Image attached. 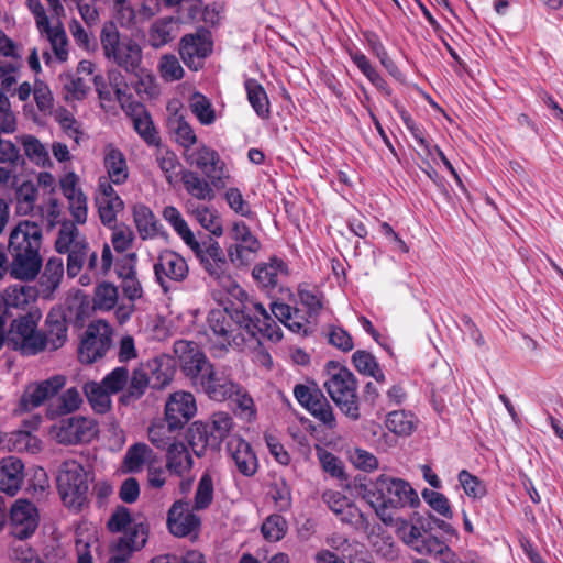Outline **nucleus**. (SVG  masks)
<instances>
[{
    "label": "nucleus",
    "mask_w": 563,
    "mask_h": 563,
    "mask_svg": "<svg viewBox=\"0 0 563 563\" xmlns=\"http://www.w3.org/2000/svg\"><path fill=\"white\" fill-rule=\"evenodd\" d=\"M243 299L230 307L212 309L207 318L206 338L209 350L221 356L230 349H241L249 338L257 342H279L283 330L266 308L243 294Z\"/></svg>",
    "instance_id": "f257e3e1"
},
{
    "label": "nucleus",
    "mask_w": 563,
    "mask_h": 563,
    "mask_svg": "<svg viewBox=\"0 0 563 563\" xmlns=\"http://www.w3.org/2000/svg\"><path fill=\"white\" fill-rule=\"evenodd\" d=\"M37 312H27L12 321L9 342L24 356L36 355L44 350L56 351L67 341V321L60 309H52L45 319L44 332L37 330Z\"/></svg>",
    "instance_id": "f03ea898"
},
{
    "label": "nucleus",
    "mask_w": 563,
    "mask_h": 563,
    "mask_svg": "<svg viewBox=\"0 0 563 563\" xmlns=\"http://www.w3.org/2000/svg\"><path fill=\"white\" fill-rule=\"evenodd\" d=\"M42 244L43 230L37 222L22 220L16 223L8 241L11 277L21 282H31L37 277L43 266Z\"/></svg>",
    "instance_id": "7ed1b4c3"
},
{
    "label": "nucleus",
    "mask_w": 563,
    "mask_h": 563,
    "mask_svg": "<svg viewBox=\"0 0 563 563\" xmlns=\"http://www.w3.org/2000/svg\"><path fill=\"white\" fill-rule=\"evenodd\" d=\"M371 507L385 525H393L398 509L416 508L420 504L417 492L401 478L379 475L365 493Z\"/></svg>",
    "instance_id": "20e7f679"
},
{
    "label": "nucleus",
    "mask_w": 563,
    "mask_h": 563,
    "mask_svg": "<svg viewBox=\"0 0 563 563\" xmlns=\"http://www.w3.org/2000/svg\"><path fill=\"white\" fill-rule=\"evenodd\" d=\"M107 528L111 532H123L112 545L107 563H126L134 552L145 547L148 539L147 523L133 519L124 506L115 508L108 519Z\"/></svg>",
    "instance_id": "39448f33"
},
{
    "label": "nucleus",
    "mask_w": 563,
    "mask_h": 563,
    "mask_svg": "<svg viewBox=\"0 0 563 563\" xmlns=\"http://www.w3.org/2000/svg\"><path fill=\"white\" fill-rule=\"evenodd\" d=\"M329 365V376L323 386L341 412L353 421L361 417L357 396V379L344 366Z\"/></svg>",
    "instance_id": "423d86ee"
},
{
    "label": "nucleus",
    "mask_w": 563,
    "mask_h": 563,
    "mask_svg": "<svg viewBox=\"0 0 563 563\" xmlns=\"http://www.w3.org/2000/svg\"><path fill=\"white\" fill-rule=\"evenodd\" d=\"M391 526L396 527L397 536L413 551L439 558L443 563H455V553L443 541L433 537L421 521L410 522L395 517Z\"/></svg>",
    "instance_id": "0eeeda50"
},
{
    "label": "nucleus",
    "mask_w": 563,
    "mask_h": 563,
    "mask_svg": "<svg viewBox=\"0 0 563 563\" xmlns=\"http://www.w3.org/2000/svg\"><path fill=\"white\" fill-rule=\"evenodd\" d=\"M100 42L107 59L128 73H137L142 63V48L131 37H122L114 23L103 25Z\"/></svg>",
    "instance_id": "6e6552de"
},
{
    "label": "nucleus",
    "mask_w": 563,
    "mask_h": 563,
    "mask_svg": "<svg viewBox=\"0 0 563 563\" xmlns=\"http://www.w3.org/2000/svg\"><path fill=\"white\" fill-rule=\"evenodd\" d=\"M57 488L66 507L81 509L87 501L89 484L88 474L79 462L70 460L60 465Z\"/></svg>",
    "instance_id": "1a4fd4ad"
},
{
    "label": "nucleus",
    "mask_w": 563,
    "mask_h": 563,
    "mask_svg": "<svg viewBox=\"0 0 563 563\" xmlns=\"http://www.w3.org/2000/svg\"><path fill=\"white\" fill-rule=\"evenodd\" d=\"M99 433L98 422L84 416H68L56 420L49 428L51 437L64 445L91 442Z\"/></svg>",
    "instance_id": "9d476101"
},
{
    "label": "nucleus",
    "mask_w": 563,
    "mask_h": 563,
    "mask_svg": "<svg viewBox=\"0 0 563 563\" xmlns=\"http://www.w3.org/2000/svg\"><path fill=\"white\" fill-rule=\"evenodd\" d=\"M55 247L58 253L68 255L67 274L69 277H76L85 266L89 243L80 234L75 223L64 222L62 224Z\"/></svg>",
    "instance_id": "9b49d317"
},
{
    "label": "nucleus",
    "mask_w": 563,
    "mask_h": 563,
    "mask_svg": "<svg viewBox=\"0 0 563 563\" xmlns=\"http://www.w3.org/2000/svg\"><path fill=\"white\" fill-rule=\"evenodd\" d=\"M231 243L227 249L228 256L236 266H249L262 247L258 238L253 234L244 221H233L228 233Z\"/></svg>",
    "instance_id": "f8f14e48"
},
{
    "label": "nucleus",
    "mask_w": 563,
    "mask_h": 563,
    "mask_svg": "<svg viewBox=\"0 0 563 563\" xmlns=\"http://www.w3.org/2000/svg\"><path fill=\"white\" fill-rule=\"evenodd\" d=\"M112 343V329L103 320L92 321L85 332L79 346V360L91 364L103 357Z\"/></svg>",
    "instance_id": "ddd939ff"
},
{
    "label": "nucleus",
    "mask_w": 563,
    "mask_h": 563,
    "mask_svg": "<svg viewBox=\"0 0 563 563\" xmlns=\"http://www.w3.org/2000/svg\"><path fill=\"white\" fill-rule=\"evenodd\" d=\"M153 268L155 279L164 292L174 289L175 284L185 280L189 273L186 260L170 250L159 253Z\"/></svg>",
    "instance_id": "4468645a"
},
{
    "label": "nucleus",
    "mask_w": 563,
    "mask_h": 563,
    "mask_svg": "<svg viewBox=\"0 0 563 563\" xmlns=\"http://www.w3.org/2000/svg\"><path fill=\"white\" fill-rule=\"evenodd\" d=\"M296 400L325 427L332 429L336 426V419L332 406L316 386L298 384L294 387Z\"/></svg>",
    "instance_id": "2eb2a0df"
},
{
    "label": "nucleus",
    "mask_w": 563,
    "mask_h": 563,
    "mask_svg": "<svg viewBox=\"0 0 563 563\" xmlns=\"http://www.w3.org/2000/svg\"><path fill=\"white\" fill-rule=\"evenodd\" d=\"M174 353L183 373L194 386L202 377V374L212 366L196 342L178 340L174 343Z\"/></svg>",
    "instance_id": "dca6fc26"
},
{
    "label": "nucleus",
    "mask_w": 563,
    "mask_h": 563,
    "mask_svg": "<svg viewBox=\"0 0 563 563\" xmlns=\"http://www.w3.org/2000/svg\"><path fill=\"white\" fill-rule=\"evenodd\" d=\"M190 250L195 253L201 266L210 277L219 283L229 279V265L219 242L213 239H208L201 243L197 242Z\"/></svg>",
    "instance_id": "f3484780"
},
{
    "label": "nucleus",
    "mask_w": 563,
    "mask_h": 563,
    "mask_svg": "<svg viewBox=\"0 0 563 563\" xmlns=\"http://www.w3.org/2000/svg\"><path fill=\"white\" fill-rule=\"evenodd\" d=\"M196 412V399L188 391L172 394L165 405V420L169 426V430L183 429Z\"/></svg>",
    "instance_id": "a211bd4d"
},
{
    "label": "nucleus",
    "mask_w": 563,
    "mask_h": 563,
    "mask_svg": "<svg viewBox=\"0 0 563 563\" xmlns=\"http://www.w3.org/2000/svg\"><path fill=\"white\" fill-rule=\"evenodd\" d=\"M66 384V378L63 375H55L45 380L32 384L24 390L21 400L20 409L30 411L43 405L46 400L55 396Z\"/></svg>",
    "instance_id": "6ab92c4d"
},
{
    "label": "nucleus",
    "mask_w": 563,
    "mask_h": 563,
    "mask_svg": "<svg viewBox=\"0 0 563 563\" xmlns=\"http://www.w3.org/2000/svg\"><path fill=\"white\" fill-rule=\"evenodd\" d=\"M10 519L13 536L20 540L27 539L38 526V510L33 503L19 499L11 507Z\"/></svg>",
    "instance_id": "aec40b11"
},
{
    "label": "nucleus",
    "mask_w": 563,
    "mask_h": 563,
    "mask_svg": "<svg viewBox=\"0 0 563 563\" xmlns=\"http://www.w3.org/2000/svg\"><path fill=\"white\" fill-rule=\"evenodd\" d=\"M195 387L200 388L216 401L227 400L239 391V385L233 383L224 372L214 369L213 365L202 374Z\"/></svg>",
    "instance_id": "412c9836"
},
{
    "label": "nucleus",
    "mask_w": 563,
    "mask_h": 563,
    "mask_svg": "<svg viewBox=\"0 0 563 563\" xmlns=\"http://www.w3.org/2000/svg\"><path fill=\"white\" fill-rule=\"evenodd\" d=\"M211 49L212 42L206 33L187 34L180 41L179 54L188 68L198 70Z\"/></svg>",
    "instance_id": "4be33fe9"
},
{
    "label": "nucleus",
    "mask_w": 563,
    "mask_h": 563,
    "mask_svg": "<svg viewBox=\"0 0 563 563\" xmlns=\"http://www.w3.org/2000/svg\"><path fill=\"white\" fill-rule=\"evenodd\" d=\"M227 453L243 476H253L258 468L257 456L251 444L239 435H231L227 442Z\"/></svg>",
    "instance_id": "5701e85b"
},
{
    "label": "nucleus",
    "mask_w": 563,
    "mask_h": 563,
    "mask_svg": "<svg viewBox=\"0 0 563 563\" xmlns=\"http://www.w3.org/2000/svg\"><path fill=\"white\" fill-rule=\"evenodd\" d=\"M288 275L287 263L277 256H272L268 262L255 265L252 272L257 285L266 291L276 289Z\"/></svg>",
    "instance_id": "b1692460"
},
{
    "label": "nucleus",
    "mask_w": 563,
    "mask_h": 563,
    "mask_svg": "<svg viewBox=\"0 0 563 563\" xmlns=\"http://www.w3.org/2000/svg\"><path fill=\"white\" fill-rule=\"evenodd\" d=\"M21 56L16 44L0 30V81L4 88L16 82Z\"/></svg>",
    "instance_id": "393cba45"
},
{
    "label": "nucleus",
    "mask_w": 563,
    "mask_h": 563,
    "mask_svg": "<svg viewBox=\"0 0 563 563\" xmlns=\"http://www.w3.org/2000/svg\"><path fill=\"white\" fill-rule=\"evenodd\" d=\"M200 526V518L189 510V503L175 501L167 514V527L176 537H187Z\"/></svg>",
    "instance_id": "a878e982"
},
{
    "label": "nucleus",
    "mask_w": 563,
    "mask_h": 563,
    "mask_svg": "<svg viewBox=\"0 0 563 563\" xmlns=\"http://www.w3.org/2000/svg\"><path fill=\"white\" fill-rule=\"evenodd\" d=\"M135 260V254H130L115 265V272L121 279L120 287L124 298L133 302L143 296V288L136 276Z\"/></svg>",
    "instance_id": "bb28decb"
},
{
    "label": "nucleus",
    "mask_w": 563,
    "mask_h": 563,
    "mask_svg": "<svg viewBox=\"0 0 563 563\" xmlns=\"http://www.w3.org/2000/svg\"><path fill=\"white\" fill-rule=\"evenodd\" d=\"M126 113L132 118L133 126L140 137L151 146H157L161 142L153 120L144 106L140 102H130L125 106Z\"/></svg>",
    "instance_id": "cd10ccee"
},
{
    "label": "nucleus",
    "mask_w": 563,
    "mask_h": 563,
    "mask_svg": "<svg viewBox=\"0 0 563 563\" xmlns=\"http://www.w3.org/2000/svg\"><path fill=\"white\" fill-rule=\"evenodd\" d=\"M24 479V464L13 455L0 460V490L14 496Z\"/></svg>",
    "instance_id": "c85d7f7f"
},
{
    "label": "nucleus",
    "mask_w": 563,
    "mask_h": 563,
    "mask_svg": "<svg viewBox=\"0 0 563 563\" xmlns=\"http://www.w3.org/2000/svg\"><path fill=\"white\" fill-rule=\"evenodd\" d=\"M139 367L148 377L151 388H164L173 379L174 368L172 360L166 355L152 357L142 362Z\"/></svg>",
    "instance_id": "c756f323"
},
{
    "label": "nucleus",
    "mask_w": 563,
    "mask_h": 563,
    "mask_svg": "<svg viewBox=\"0 0 563 563\" xmlns=\"http://www.w3.org/2000/svg\"><path fill=\"white\" fill-rule=\"evenodd\" d=\"M64 276V262L62 257L53 256L48 258L44 266V271L38 280V296L43 299H52L54 292L60 285Z\"/></svg>",
    "instance_id": "7c9ffc66"
},
{
    "label": "nucleus",
    "mask_w": 563,
    "mask_h": 563,
    "mask_svg": "<svg viewBox=\"0 0 563 563\" xmlns=\"http://www.w3.org/2000/svg\"><path fill=\"white\" fill-rule=\"evenodd\" d=\"M322 500L342 522L354 525L358 521L360 510L343 493L332 489L325 490L322 494Z\"/></svg>",
    "instance_id": "2f4dec72"
},
{
    "label": "nucleus",
    "mask_w": 563,
    "mask_h": 563,
    "mask_svg": "<svg viewBox=\"0 0 563 563\" xmlns=\"http://www.w3.org/2000/svg\"><path fill=\"white\" fill-rule=\"evenodd\" d=\"M194 460L185 443L180 441L172 442L166 449V468L176 476L183 477L190 472Z\"/></svg>",
    "instance_id": "473e14b6"
},
{
    "label": "nucleus",
    "mask_w": 563,
    "mask_h": 563,
    "mask_svg": "<svg viewBox=\"0 0 563 563\" xmlns=\"http://www.w3.org/2000/svg\"><path fill=\"white\" fill-rule=\"evenodd\" d=\"M186 159L191 165H195L197 168H199L208 177H214L222 170L223 163L220 159L219 154L206 145H202L192 153L188 154Z\"/></svg>",
    "instance_id": "72a5a7b5"
},
{
    "label": "nucleus",
    "mask_w": 563,
    "mask_h": 563,
    "mask_svg": "<svg viewBox=\"0 0 563 563\" xmlns=\"http://www.w3.org/2000/svg\"><path fill=\"white\" fill-rule=\"evenodd\" d=\"M349 56L358 70L367 78V80L382 93L391 95V89L387 81L372 65L367 56L358 48L349 49Z\"/></svg>",
    "instance_id": "f704fd0d"
},
{
    "label": "nucleus",
    "mask_w": 563,
    "mask_h": 563,
    "mask_svg": "<svg viewBox=\"0 0 563 563\" xmlns=\"http://www.w3.org/2000/svg\"><path fill=\"white\" fill-rule=\"evenodd\" d=\"M177 21L172 16L155 20L148 30V44L153 48H161L170 43L177 35Z\"/></svg>",
    "instance_id": "c9c22d12"
},
{
    "label": "nucleus",
    "mask_w": 563,
    "mask_h": 563,
    "mask_svg": "<svg viewBox=\"0 0 563 563\" xmlns=\"http://www.w3.org/2000/svg\"><path fill=\"white\" fill-rule=\"evenodd\" d=\"M188 212L196 221L214 236L223 234V225L221 217L213 207L206 205L187 203Z\"/></svg>",
    "instance_id": "e433bc0d"
},
{
    "label": "nucleus",
    "mask_w": 563,
    "mask_h": 563,
    "mask_svg": "<svg viewBox=\"0 0 563 563\" xmlns=\"http://www.w3.org/2000/svg\"><path fill=\"white\" fill-rule=\"evenodd\" d=\"M133 220L142 240L154 239L158 235L161 224L153 211L145 205L133 207Z\"/></svg>",
    "instance_id": "4c0bfd02"
},
{
    "label": "nucleus",
    "mask_w": 563,
    "mask_h": 563,
    "mask_svg": "<svg viewBox=\"0 0 563 563\" xmlns=\"http://www.w3.org/2000/svg\"><path fill=\"white\" fill-rule=\"evenodd\" d=\"M38 297V291L35 287L15 284L5 288L2 301L5 309L10 308H25L30 302Z\"/></svg>",
    "instance_id": "58836bf2"
},
{
    "label": "nucleus",
    "mask_w": 563,
    "mask_h": 563,
    "mask_svg": "<svg viewBox=\"0 0 563 563\" xmlns=\"http://www.w3.org/2000/svg\"><path fill=\"white\" fill-rule=\"evenodd\" d=\"M104 167L111 183L121 185L128 179L129 170L126 161L120 150L112 146L107 147L104 154Z\"/></svg>",
    "instance_id": "ea45409f"
},
{
    "label": "nucleus",
    "mask_w": 563,
    "mask_h": 563,
    "mask_svg": "<svg viewBox=\"0 0 563 563\" xmlns=\"http://www.w3.org/2000/svg\"><path fill=\"white\" fill-rule=\"evenodd\" d=\"M181 180L186 191L198 200L211 201L214 198V190L211 185L198 173L184 170Z\"/></svg>",
    "instance_id": "a19ab883"
},
{
    "label": "nucleus",
    "mask_w": 563,
    "mask_h": 563,
    "mask_svg": "<svg viewBox=\"0 0 563 563\" xmlns=\"http://www.w3.org/2000/svg\"><path fill=\"white\" fill-rule=\"evenodd\" d=\"M18 140L22 144L25 155L33 164L44 168L53 166L48 150L37 137L25 134L19 136Z\"/></svg>",
    "instance_id": "79ce46f5"
},
{
    "label": "nucleus",
    "mask_w": 563,
    "mask_h": 563,
    "mask_svg": "<svg viewBox=\"0 0 563 563\" xmlns=\"http://www.w3.org/2000/svg\"><path fill=\"white\" fill-rule=\"evenodd\" d=\"M82 404V398L76 387H70L62 393L47 409L51 418L56 416H66L77 411Z\"/></svg>",
    "instance_id": "37998d69"
},
{
    "label": "nucleus",
    "mask_w": 563,
    "mask_h": 563,
    "mask_svg": "<svg viewBox=\"0 0 563 563\" xmlns=\"http://www.w3.org/2000/svg\"><path fill=\"white\" fill-rule=\"evenodd\" d=\"M168 129L177 144L188 151L197 142V135L186 119L174 113L168 118Z\"/></svg>",
    "instance_id": "c03bdc74"
},
{
    "label": "nucleus",
    "mask_w": 563,
    "mask_h": 563,
    "mask_svg": "<svg viewBox=\"0 0 563 563\" xmlns=\"http://www.w3.org/2000/svg\"><path fill=\"white\" fill-rule=\"evenodd\" d=\"M247 100L261 119L269 117V100L263 86L256 79H246L244 82Z\"/></svg>",
    "instance_id": "a18cd8bd"
},
{
    "label": "nucleus",
    "mask_w": 563,
    "mask_h": 563,
    "mask_svg": "<svg viewBox=\"0 0 563 563\" xmlns=\"http://www.w3.org/2000/svg\"><path fill=\"white\" fill-rule=\"evenodd\" d=\"M119 302L118 287L112 283L102 282L93 291L92 308L96 311L108 312L113 310Z\"/></svg>",
    "instance_id": "49530a36"
},
{
    "label": "nucleus",
    "mask_w": 563,
    "mask_h": 563,
    "mask_svg": "<svg viewBox=\"0 0 563 563\" xmlns=\"http://www.w3.org/2000/svg\"><path fill=\"white\" fill-rule=\"evenodd\" d=\"M84 393L87 400L97 413H106L111 409V393L107 390L100 383L88 382L84 385Z\"/></svg>",
    "instance_id": "de8ad7c7"
},
{
    "label": "nucleus",
    "mask_w": 563,
    "mask_h": 563,
    "mask_svg": "<svg viewBox=\"0 0 563 563\" xmlns=\"http://www.w3.org/2000/svg\"><path fill=\"white\" fill-rule=\"evenodd\" d=\"M148 387H151L148 377L137 366L133 369L131 377L129 376L126 389L119 400L124 406L130 405L143 397Z\"/></svg>",
    "instance_id": "09e8293b"
},
{
    "label": "nucleus",
    "mask_w": 563,
    "mask_h": 563,
    "mask_svg": "<svg viewBox=\"0 0 563 563\" xmlns=\"http://www.w3.org/2000/svg\"><path fill=\"white\" fill-rule=\"evenodd\" d=\"M154 451L145 443L131 445L124 455V467L130 473L140 472L143 466L154 460Z\"/></svg>",
    "instance_id": "8fccbe9b"
},
{
    "label": "nucleus",
    "mask_w": 563,
    "mask_h": 563,
    "mask_svg": "<svg viewBox=\"0 0 563 563\" xmlns=\"http://www.w3.org/2000/svg\"><path fill=\"white\" fill-rule=\"evenodd\" d=\"M205 424L211 433V442L220 448L224 439H230V432L233 429L234 422L228 412L219 411L214 412Z\"/></svg>",
    "instance_id": "3c124183"
},
{
    "label": "nucleus",
    "mask_w": 563,
    "mask_h": 563,
    "mask_svg": "<svg viewBox=\"0 0 563 563\" xmlns=\"http://www.w3.org/2000/svg\"><path fill=\"white\" fill-rule=\"evenodd\" d=\"M188 442L197 456H202L207 449L218 450V445L211 442V433L205 422H195L188 430Z\"/></svg>",
    "instance_id": "603ef678"
},
{
    "label": "nucleus",
    "mask_w": 563,
    "mask_h": 563,
    "mask_svg": "<svg viewBox=\"0 0 563 563\" xmlns=\"http://www.w3.org/2000/svg\"><path fill=\"white\" fill-rule=\"evenodd\" d=\"M155 161L169 185L177 181L181 164L173 151L158 148L155 154Z\"/></svg>",
    "instance_id": "864d4df0"
},
{
    "label": "nucleus",
    "mask_w": 563,
    "mask_h": 563,
    "mask_svg": "<svg viewBox=\"0 0 563 563\" xmlns=\"http://www.w3.org/2000/svg\"><path fill=\"white\" fill-rule=\"evenodd\" d=\"M298 296L300 303L307 309L310 317H317L323 309V294L317 286L299 285Z\"/></svg>",
    "instance_id": "5fc2aeb1"
},
{
    "label": "nucleus",
    "mask_w": 563,
    "mask_h": 563,
    "mask_svg": "<svg viewBox=\"0 0 563 563\" xmlns=\"http://www.w3.org/2000/svg\"><path fill=\"white\" fill-rule=\"evenodd\" d=\"M387 429L397 435H409L413 432L415 417L405 410H395L388 413L386 419Z\"/></svg>",
    "instance_id": "6e6d98bb"
},
{
    "label": "nucleus",
    "mask_w": 563,
    "mask_h": 563,
    "mask_svg": "<svg viewBox=\"0 0 563 563\" xmlns=\"http://www.w3.org/2000/svg\"><path fill=\"white\" fill-rule=\"evenodd\" d=\"M213 493L214 478L213 475L209 471H207L201 475L198 482L192 509L202 510L208 508L213 500Z\"/></svg>",
    "instance_id": "4d7b16f0"
},
{
    "label": "nucleus",
    "mask_w": 563,
    "mask_h": 563,
    "mask_svg": "<svg viewBox=\"0 0 563 563\" xmlns=\"http://www.w3.org/2000/svg\"><path fill=\"white\" fill-rule=\"evenodd\" d=\"M189 108L202 125H210L216 121V111L210 100L200 92H194L189 99Z\"/></svg>",
    "instance_id": "13d9d810"
},
{
    "label": "nucleus",
    "mask_w": 563,
    "mask_h": 563,
    "mask_svg": "<svg viewBox=\"0 0 563 563\" xmlns=\"http://www.w3.org/2000/svg\"><path fill=\"white\" fill-rule=\"evenodd\" d=\"M288 531L286 518L279 514L269 515L261 526V532L268 542L282 540Z\"/></svg>",
    "instance_id": "bf43d9fd"
},
{
    "label": "nucleus",
    "mask_w": 563,
    "mask_h": 563,
    "mask_svg": "<svg viewBox=\"0 0 563 563\" xmlns=\"http://www.w3.org/2000/svg\"><path fill=\"white\" fill-rule=\"evenodd\" d=\"M45 35L51 44V47L58 60L64 62L68 56V41L65 30L60 26H52L51 24L45 30L40 31Z\"/></svg>",
    "instance_id": "052dcab7"
},
{
    "label": "nucleus",
    "mask_w": 563,
    "mask_h": 563,
    "mask_svg": "<svg viewBox=\"0 0 563 563\" xmlns=\"http://www.w3.org/2000/svg\"><path fill=\"white\" fill-rule=\"evenodd\" d=\"M457 479L465 495L472 499H482L487 494L485 483L467 470L460 471Z\"/></svg>",
    "instance_id": "680f3d73"
},
{
    "label": "nucleus",
    "mask_w": 563,
    "mask_h": 563,
    "mask_svg": "<svg viewBox=\"0 0 563 563\" xmlns=\"http://www.w3.org/2000/svg\"><path fill=\"white\" fill-rule=\"evenodd\" d=\"M96 205L101 222L108 227H113L117 223L118 213L124 206L121 198H96Z\"/></svg>",
    "instance_id": "e2e57ef3"
},
{
    "label": "nucleus",
    "mask_w": 563,
    "mask_h": 563,
    "mask_svg": "<svg viewBox=\"0 0 563 563\" xmlns=\"http://www.w3.org/2000/svg\"><path fill=\"white\" fill-rule=\"evenodd\" d=\"M224 200L229 208L236 214L251 219L254 216L251 205L246 201L236 187H230L224 191Z\"/></svg>",
    "instance_id": "0e129e2a"
},
{
    "label": "nucleus",
    "mask_w": 563,
    "mask_h": 563,
    "mask_svg": "<svg viewBox=\"0 0 563 563\" xmlns=\"http://www.w3.org/2000/svg\"><path fill=\"white\" fill-rule=\"evenodd\" d=\"M423 500L439 515L446 519H451L453 517V510L448 497L439 492L424 488L422 490Z\"/></svg>",
    "instance_id": "69168bd1"
},
{
    "label": "nucleus",
    "mask_w": 563,
    "mask_h": 563,
    "mask_svg": "<svg viewBox=\"0 0 563 563\" xmlns=\"http://www.w3.org/2000/svg\"><path fill=\"white\" fill-rule=\"evenodd\" d=\"M129 382V371L125 366H118L108 373L100 384L111 394H117L126 387Z\"/></svg>",
    "instance_id": "338daca9"
},
{
    "label": "nucleus",
    "mask_w": 563,
    "mask_h": 563,
    "mask_svg": "<svg viewBox=\"0 0 563 563\" xmlns=\"http://www.w3.org/2000/svg\"><path fill=\"white\" fill-rule=\"evenodd\" d=\"M158 67L162 78L166 81H176L184 77V69L175 55L162 56Z\"/></svg>",
    "instance_id": "774afa93"
}]
</instances>
